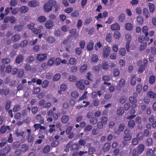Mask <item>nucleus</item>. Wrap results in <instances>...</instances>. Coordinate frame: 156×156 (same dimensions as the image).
Masks as SVG:
<instances>
[{"label":"nucleus","instance_id":"1","mask_svg":"<svg viewBox=\"0 0 156 156\" xmlns=\"http://www.w3.org/2000/svg\"><path fill=\"white\" fill-rule=\"evenodd\" d=\"M56 3L55 1L52 0L46 2L44 6V11L46 12H50L52 10L53 5Z\"/></svg>","mask_w":156,"mask_h":156},{"label":"nucleus","instance_id":"2","mask_svg":"<svg viewBox=\"0 0 156 156\" xmlns=\"http://www.w3.org/2000/svg\"><path fill=\"white\" fill-rule=\"evenodd\" d=\"M126 40V47L127 51H130V44L132 39V36L129 33L126 34L125 35Z\"/></svg>","mask_w":156,"mask_h":156},{"label":"nucleus","instance_id":"3","mask_svg":"<svg viewBox=\"0 0 156 156\" xmlns=\"http://www.w3.org/2000/svg\"><path fill=\"white\" fill-rule=\"evenodd\" d=\"M76 86L80 90H83L85 88V86L83 84V80H81L76 81Z\"/></svg>","mask_w":156,"mask_h":156},{"label":"nucleus","instance_id":"4","mask_svg":"<svg viewBox=\"0 0 156 156\" xmlns=\"http://www.w3.org/2000/svg\"><path fill=\"white\" fill-rule=\"evenodd\" d=\"M124 133L125 135L123 137L124 141H123V143L124 144L125 141H129L131 139V136L129 133V130L126 129L124 131Z\"/></svg>","mask_w":156,"mask_h":156},{"label":"nucleus","instance_id":"5","mask_svg":"<svg viewBox=\"0 0 156 156\" xmlns=\"http://www.w3.org/2000/svg\"><path fill=\"white\" fill-rule=\"evenodd\" d=\"M110 52V49L108 46H105L103 49V55L104 57L107 58L109 55Z\"/></svg>","mask_w":156,"mask_h":156},{"label":"nucleus","instance_id":"6","mask_svg":"<svg viewBox=\"0 0 156 156\" xmlns=\"http://www.w3.org/2000/svg\"><path fill=\"white\" fill-rule=\"evenodd\" d=\"M47 57V55L46 53L39 54H37L36 57L37 59L41 62L44 60Z\"/></svg>","mask_w":156,"mask_h":156},{"label":"nucleus","instance_id":"7","mask_svg":"<svg viewBox=\"0 0 156 156\" xmlns=\"http://www.w3.org/2000/svg\"><path fill=\"white\" fill-rule=\"evenodd\" d=\"M54 25V22L51 20H48L45 24V27L47 29H50L53 27Z\"/></svg>","mask_w":156,"mask_h":156},{"label":"nucleus","instance_id":"8","mask_svg":"<svg viewBox=\"0 0 156 156\" xmlns=\"http://www.w3.org/2000/svg\"><path fill=\"white\" fill-rule=\"evenodd\" d=\"M39 2L36 0H32L28 2V5L30 7H35L39 5Z\"/></svg>","mask_w":156,"mask_h":156},{"label":"nucleus","instance_id":"9","mask_svg":"<svg viewBox=\"0 0 156 156\" xmlns=\"http://www.w3.org/2000/svg\"><path fill=\"white\" fill-rule=\"evenodd\" d=\"M111 28L113 30H119L120 29V27L118 23H115L111 25Z\"/></svg>","mask_w":156,"mask_h":156},{"label":"nucleus","instance_id":"10","mask_svg":"<svg viewBox=\"0 0 156 156\" xmlns=\"http://www.w3.org/2000/svg\"><path fill=\"white\" fill-rule=\"evenodd\" d=\"M144 146L143 144H140L138 146L137 150L139 154H141L144 151Z\"/></svg>","mask_w":156,"mask_h":156},{"label":"nucleus","instance_id":"11","mask_svg":"<svg viewBox=\"0 0 156 156\" xmlns=\"http://www.w3.org/2000/svg\"><path fill=\"white\" fill-rule=\"evenodd\" d=\"M133 95L135 96V97H134L132 96L130 97L129 98V101L131 103L135 104L137 101L136 97H137L138 95L137 94L135 93L133 94Z\"/></svg>","mask_w":156,"mask_h":156},{"label":"nucleus","instance_id":"12","mask_svg":"<svg viewBox=\"0 0 156 156\" xmlns=\"http://www.w3.org/2000/svg\"><path fill=\"white\" fill-rule=\"evenodd\" d=\"M69 33L70 34L73 36L75 38H77L79 36L78 33L76 32V30L74 29L71 30Z\"/></svg>","mask_w":156,"mask_h":156},{"label":"nucleus","instance_id":"13","mask_svg":"<svg viewBox=\"0 0 156 156\" xmlns=\"http://www.w3.org/2000/svg\"><path fill=\"white\" fill-rule=\"evenodd\" d=\"M94 43L91 41H90L87 45V49L88 50L91 51L93 49Z\"/></svg>","mask_w":156,"mask_h":156},{"label":"nucleus","instance_id":"14","mask_svg":"<svg viewBox=\"0 0 156 156\" xmlns=\"http://www.w3.org/2000/svg\"><path fill=\"white\" fill-rule=\"evenodd\" d=\"M67 88V86L66 84H62L60 87V90L58 91V93L61 94L62 91H64Z\"/></svg>","mask_w":156,"mask_h":156},{"label":"nucleus","instance_id":"15","mask_svg":"<svg viewBox=\"0 0 156 156\" xmlns=\"http://www.w3.org/2000/svg\"><path fill=\"white\" fill-rule=\"evenodd\" d=\"M110 79V78L108 76H104L103 77V80L104 81V84L108 86L110 85H111L110 83L107 82V81L109 80Z\"/></svg>","mask_w":156,"mask_h":156},{"label":"nucleus","instance_id":"16","mask_svg":"<svg viewBox=\"0 0 156 156\" xmlns=\"http://www.w3.org/2000/svg\"><path fill=\"white\" fill-rule=\"evenodd\" d=\"M20 12L25 13L28 11V8L26 6H23L20 8Z\"/></svg>","mask_w":156,"mask_h":156},{"label":"nucleus","instance_id":"17","mask_svg":"<svg viewBox=\"0 0 156 156\" xmlns=\"http://www.w3.org/2000/svg\"><path fill=\"white\" fill-rule=\"evenodd\" d=\"M143 13L144 15L145 16L146 18H149L150 16L147 9L145 8L143 9Z\"/></svg>","mask_w":156,"mask_h":156},{"label":"nucleus","instance_id":"18","mask_svg":"<svg viewBox=\"0 0 156 156\" xmlns=\"http://www.w3.org/2000/svg\"><path fill=\"white\" fill-rule=\"evenodd\" d=\"M77 60L74 58H71L69 59V63L71 65H75L77 63Z\"/></svg>","mask_w":156,"mask_h":156},{"label":"nucleus","instance_id":"19","mask_svg":"<svg viewBox=\"0 0 156 156\" xmlns=\"http://www.w3.org/2000/svg\"><path fill=\"white\" fill-rule=\"evenodd\" d=\"M150 11L151 12H153L155 10V6L154 4L151 3H149L148 4Z\"/></svg>","mask_w":156,"mask_h":156},{"label":"nucleus","instance_id":"20","mask_svg":"<svg viewBox=\"0 0 156 156\" xmlns=\"http://www.w3.org/2000/svg\"><path fill=\"white\" fill-rule=\"evenodd\" d=\"M135 125V122L133 120H130L128 122V126L130 128H133L134 126Z\"/></svg>","mask_w":156,"mask_h":156},{"label":"nucleus","instance_id":"21","mask_svg":"<svg viewBox=\"0 0 156 156\" xmlns=\"http://www.w3.org/2000/svg\"><path fill=\"white\" fill-rule=\"evenodd\" d=\"M147 95L151 98H156V94L152 91H149L147 93Z\"/></svg>","mask_w":156,"mask_h":156},{"label":"nucleus","instance_id":"22","mask_svg":"<svg viewBox=\"0 0 156 156\" xmlns=\"http://www.w3.org/2000/svg\"><path fill=\"white\" fill-rule=\"evenodd\" d=\"M105 39L107 42L110 43L111 41L112 36L110 33H108L105 37Z\"/></svg>","mask_w":156,"mask_h":156},{"label":"nucleus","instance_id":"23","mask_svg":"<svg viewBox=\"0 0 156 156\" xmlns=\"http://www.w3.org/2000/svg\"><path fill=\"white\" fill-rule=\"evenodd\" d=\"M110 147V144L108 143H106L105 144L103 147V150L104 151H108Z\"/></svg>","mask_w":156,"mask_h":156},{"label":"nucleus","instance_id":"24","mask_svg":"<svg viewBox=\"0 0 156 156\" xmlns=\"http://www.w3.org/2000/svg\"><path fill=\"white\" fill-rule=\"evenodd\" d=\"M125 28L128 30H130L133 28L132 24L130 23H127L125 25Z\"/></svg>","mask_w":156,"mask_h":156},{"label":"nucleus","instance_id":"25","mask_svg":"<svg viewBox=\"0 0 156 156\" xmlns=\"http://www.w3.org/2000/svg\"><path fill=\"white\" fill-rule=\"evenodd\" d=\"M46 19L44 16H40L38 18V21L41 23H43L46 21Z\"/></svg>","mask_w":156,"mask_h":156},{"label":"nucleus","instance_id":"26","mask_svg":"<svg viewBox=\"0 0 156 156\" xmlns=\"http://www.w3.org/2000/svg\"><path fill=\"white\" fill-rule=\"evenodd\" d=\"M69 117L67 115L63 116L62 118V122L63 123H66L68 121Z\"/></svg>","mask_w":156,"mask_h":156},{"label":"nucleus","instance_id":"27","mask_svg":"<svg viewBox=\"0 0 156 156\" xmlns=\"http://www.w3.org/2000/svg\"><path fill=\"white\" fill-rule=\"evenodd\" d=\"M113 36L115 39H118L119 38L121 37V34L118 31H115L114 33Z\"/></svg>","mask_w":156,"mask_h":156},{"label":"nucleus","instance_id":"28","mask_svg":"<svg viewBox=\"0 0 156 156\" xmlns=\"http://www.w3.org/2000/svg\"><path fill=\"white\" fill-rule=\"evenodd\" d=\"M153 143L152 139L151 138L147 139L146 142V144L148 146H151Z\"/></svg>","mask_w":156,"mask_h":156},{"label":"nucleus","instance_id":"29","mask_svg":"<svg viewBox=\"0 0 156 156\" xmlns=\"http://www.w3.org/2000/svg\"><path fill=\"white\" fill-rule=\"evenodd\" d=\"M61 75L59 73L56 74L53 77V80L54 81H56L60 79Z\"/></svg>","mask_w":156,"mask_h":156},{"label":"nucleus","instance_id":"30","mask_svg":"<svg viewBox=\"0 0 156 156\" xmlns=\"http://www.w3.org/2000/svg\"><path fill=\"white\" fill-rule=\"evenodd\" d=\"M119 54L121 56H125L126 53V51L125 48H121L119 50Z\"/></svg>","mask_w":156,"mask_h":156},{"label":"nucleus","instance_id":"31","mask_svg":"<svg viewBox=\"0 0 156 156\" xmlns=\"http://www.w3.org/2000/svg\"><path fill=\"white\" fill-rule=\"evenodd\" d=\"M136 83V79L135 75H132V78L131 79L130 84L132 85H134Z\"/></svg>","mask_w":156,"mask_h":156},{"label":"nucleus","instance_id":"32","mask_svg":"<svg viewBox=\"0 0 156 156\" xmlns=\"http://www.w3.org/2000/svg\"><path fill=\"white\" fill-rule=\"evenodd\" d=\"M124 113L123 108L122 107L119 108L117 110V115H120L123 114Z\"/></svg>","mask_w":156,"mask_h":156},{"label":"nucleus","instance_id":"33","mask_svg":"<svg viewBox=\"0 0 156 156\" xmlns=\"http://www.w3.org/2000/svg\"><path fill=\"white\" fill-rule=\"evenodd\" d=\"M137 20L140 24H142L144 22V19L140 16H139L137 17Z\"/></svg>","mask_w":156,"mask_h":156},{"label":"nucleus","instance_id":"34","mask_svg":"<svg viewBox=\"0 0 156 156\" xmlns=\"http://www.w3.org/2000/svg\"><path fill=\"white\" fill-rule=\"evenodd\" d=\"M142 31L145 34V36H147L148 34V27L146 26H144L142 28Z\"/></svg>","mask_w":156,"mask_h":156},{"label":"nucleus","instance_id":"35","mask_svg":"<svg viewBox=\"0 0 156 156\" xmlns=\"http://www.w3.org/2000/svg\"><path fill=\"white\" fill-rule=\"evenodd\" d=\"M98 60V57L97 55H94L92 56L91 61L92 62H96Z\"/></svg>","mask_w":156,"mask_h":156},{"label":"nucleus","instance_id":"36","mask_svg":"<svg viewBox=\"0 0 156 156\" xmlns=\"http://www.w3.org/2000/svg\"><path fill=\"white\" fill-rule=\"evenodd\" d=\"M47 41L50 43H53L55 41V39L52 37H48L46 38Z\"/></svg>","mask_w":156,"mask_h":156},{"label":"nucleus","instance_id":"37","mask_svg":"<svg viewBox=\"0 0 156 156\" xmlns=\"http://www.w3.org/2000/svg\"><path fill=\"white\" fill-rule=\"evenodd\" d=\"M23 59V56L21 55H19L17 57L16 59V62L18 63H20L22 61Z\"/></svg>","mask_w":156,"mask_h":156},{"label":"nucleus","instance_id":"38","mask_svg":"<svg viewBox=\"0 0 156 156\" xmlns=\"http://www.w3.org/2000/svg\"><path fill=\"white\" fill-rule=\"evenodd\" d=\"M153 150L151 149H148L146 151V155L147 156H153Z\"/></svg>","mask_w":156,"mask_h":156},{"label":"nucleus","instance_id":"39","mask_svg":"<svg viewBox=\"0 0 156 156\" xmlns=\"http://www.w3.org/2000/svg\"><path fill=\"white\" fill-rule=\"evenodd\" d=\"M55 62V59L54 58L50 59L48 62L47 64L49 66L53 65Z\"/></svg>","mask_w":156,"mask_h":156},{"label":"nucleus","instance_id":"40","mask_svg":"<svg viewBox=\"0 0 156 156\" xmlns=\"http://www.w3.org/2000/svg\"><path fill=\"white\" fill-rule=\"evenodd\" d=\"M69 81L71 82H74L76 80V77L74 76H70L68 78Z\"/></svg>","mask_w":156,"mask_h":156},{"label":"nucleus","instance_id":"41","mask_svg":"<svg viewBox=\"0 0 156 156\" xmlns=\"http://www.w3.org/2000/svg\"><path fill=\"white\" fill-rule=\"evenodd\" d=\"M119 64L121 67H124L125 65V62L123 59H120L119 60Z\"/></svg>","mask_w":156,"mask_h":156},{"label":"nucleus","instance_id":"42","mask_svg":"<svg viewBox=\"0 0 156 156\" xmlns=\"http://www.w3.org/2000/svg\"><path fill=\"white\" fill-rule=\"evenodd\" d=\"M125 15L124 14H121L119 17V21L121 22H123L125 19Z\"/></svg>","mask_w":156,"mask_h":156},{"label":"nucleus","instance_id":"43","mask_svg":"<svg viewBox=\"0 0 156 156\" xmlns=\"http://www.w3.org/2000/svg\"><path fill=\"white\" fill-rule=\"evenodd\" d=\"M20 36L18 34H15L13 37L12 40L14 41H16L20 38Z\"/></svg>","mask_w":156,"mask_h":156},{"label":"nucleus","instance_id":"44","mask_svg":"<svg viewBox=\"0 0 156 156\" xmlns=\"http://www.w3.org/2000/svg\"><path fill=\"white\" fill-rule=\"evenodd\" d=\"M98 121V120L97 118L95 117H92L90 120V123L92 124H96Z\"/></svg>","mask_w":156,"mask_h":156},{"label":"nucleus","instance_id":"45","mask_svg":"<svg viewBox=\"0 0 156 156\" xmlns=\"http://www.w3.org/2000/svg\"><path fill=\"white\" fill-rule=\"evenodd\" d=\"M36 118L41 123H44V119L41 116V114H38L36 116Z\"/></svg>","mask_w":156,"mask_h":156},{"label":"nucleus","instance_id":"46","mask_svg":"<svg viewBox=\"0 0 156 156\" xmlns=\"http://www.w3.org/2000/svg\"><path fill=\"white\" fill-rule=\"evenodd\" d=\"M132 156H138L139 153L136 149H133L131 152Z\"/></svg>","mask_w":156,"mask_h":156},{"label":"nucleus","instance_id":"47","mask_svg":"<svg viewBox=\"0 0 156 156\" xmlns=\"http://www.w3.org/2000/svg\"><path fill=\"white\" fill-rule=\"evenodd\" d=\"M28 44V41L27 40H24L20 42L19 46L21 47H23L26 46Z\"/></svg>","mask_w":156,"mask_h":156},{"label":"nucleus","instance_id":"48","mask_svg":"<svg viewBox=\"0 0 156 156\" xmlns=\"http://www.w3.org/2000/svg\"><path fill=\"white\" fill-rule=\"evenodd\" d=\"M102 47V44L100 42H97L95 44V48L96 50H98L100 48Z\"/></svg>","mask_w":156,"mask_h":156},{"label":"nucleus","instance_id":"49","mask_svg":"<svg viewBox=\"0 0 156 156\" xmlns=\"http://www.w3.org/2000/svg\"><path fill=\"white\" fill-rule=\"evenodd\" d=\"M49 127L50 128V129L49 130V131L50 133H52L55 130V125H49Z\"/></svg>","mask_w":156,"mask_h":156},{"label":"nucleus","instance_id":"50","mask_svg":"<svg viewBox=\"0 0 156 156\" xmlns=\"http://www.w3.org/2000/svg\"><path fill=\"white\" fill-rule=\"evenodd\" d=\"M29 148V147L28 146L25 144L23 145L22 147V151L23 152H24L27 151Z\"/></svg>","mask_w":156,"mask_h":156},{"label":"nucleus","instance_id":"51","mask_svg":"<svg viewBox=\"0 0 156 156\" xmlns=\"http://www.w3.org/2000/svg\"><path fill=\"white\" fill-rule=\"evenodd\" d=\"M113 74L114 76H117L119 74V71L118 69H115L113 71Z\"/></svg>","mask_w":156,"mask_h":156},{"label":"nucleus","instance_id":"52","mask_svg":"<svg viewBox=\"0 0 156 156\" xmlns=\"http://www.w3.org/2000/svg\"><path fill=\"white\" fill-rule=\"evenodd\" d=\"M125 80L124 79H121L119 82V85L118 86L120 87H123L125 85Z\"/></svg>","mask_w":156,"mask_h":156},{"label":"nucleus","instance_id":"53","mask_svg":"<svg viewBox=\"0 0 156 156\" xmlns=\"http://www.w3.org/2000/svg\"><path fill=\"white\" fill-rule=\"evenodd\" d=\"M87 68V66L86 64L83 65L80 68V71L83 72L85 71Z\"/></svg>","mask_w":156,"mask_h":156},{"label":"nucleus","instance_id":"54","mask_svg":"<svg viewBox=\"0 0 156 156\" xmlns=\"http://www.w3.org/2000/svg\"><path fill=\"white\" fill-rule=\"evenodd\" d=\"M87 91H85L82 96L79 99V100H81L85 99L87 98Z\"/></svg>","mask_w":156,"mask_h":156},{"label":"nucleus","instance_id":"55","mask_svg":"<svg viewBox=\"0 0 156 156\" xmlns=\"http://www.w3.org/2000/svg\"><path fill=\"white\" fill-rule=\"evenodd\" d=\"M149 82L151 84L153 83L155 80V77L154 76H151L149 78Z\"/></svg>","mask_w":156,"mask_h":156},{"label":"nucleus","instance_id":"56","mask_svg":"<svg viewBox=\"0 0 156 156\" xmlns=\"http://www.w3.org/2000/svg\"><path fill=\"white\" fill-rule=\"evenodd\" d=\"M147 45V44L146 42L143 43L140 46V51L144 50L146 48Z\"/></svg>","mask_w":156,"mask_h":156},{"label":"nucleus","instance_id":"57","mask_svg":"<svg viewBox=\"0 0 156 156\" xmlns=\"http://www.w3.org/2000/svg\"><path fill=\"white\" fill-rule=\"evenodd\" d=\"M73 9L72 7H69L66 9L64 11L65 12L67 13H70L73 11Z\"/></svg>","mask_w":156,"mask_h":156},{"label":"nucleus","instance_id":"58","mask_svg":"<svg viewBox=\"0 0 156 156\" xmlns=\"http://www.w3.org/2000/svg\"><path fill=\"white\" fill-rule=\"evenodd\" d=\"M61 63V59L59 58H56L55 61V64L56 66H59Z\"/></svg>","mask_w":156,"mask_h":156},{"label":"nucleus","instance_id":"59","mask_svg":"<svg viewBox=\"0 0 156 156\" xmlns=\"http://www.w3.org/2000/svg\"><path fill=\"white\" fill-rule=\"evenodd\" d=\"M48 84V80H45L44 81L42 84V86L43 88H45L46 87Z\"/></svg>","mask_w":156,"mask_h":156},{"label":"nucleus","instance_id":"60","mask_svg":"<svg viewBox=\"0 0 156 156\" xmlns=\"http://www.w3.org/2000/svg\"><path fill=\"white\" fill-rule=\"evenodd\" d=\"M108 121L107 118L105 117H103L101 119V122L103 124H105Z\"/></svg>","mask_w":156,"mask_h":156},{"label":"nucleus","instance_id":"61","mask_svg":"<svg viewBox=\"0 0 156 156\" xmlns=\"http://www.w3.org/2000/svg\"><path fill=\"white\" fill-rule=\"evenodd\" d=\"M92 128V126L90 125H87L85 128V131H89Z\"/></svg>","mask_w":156,"mask_h":156},{"label":"nucleus","instance_id":"62","mask_svg":"<svg viewBox=\"0 0 156 156\" xmlns=\"http://www.w3.org/2000/svg\"><path fill=\"white\" fill-rule=\"evenodd\" d=\"M112 49L115 52H117L118 50V46L115 44H114L112 45Z\"/></svg>","mask_w":156,"mask_h":156},{"label":"nucleus","instance_id":"63","mask_svg":"<svg viewBox=\"0 0 156 156\" xmlns=\"http://www.w3.org/2000/svg\"><path fill=\"white\" fill-rule=\"evenodd\" d=\"M24 74V70L23 69L20 70L18 74V76L20 77H22Z\"/></svg>","mask_w":156,"mask_h":156},{"label":"nucleus","instance_id":"64","mask_svg":"<svg viewBox=\"0 0 156 156\" xmlns=\"http://www.w3.org/2000/svg\"><path fill=\"white\" fill-rule=\"evenodd\" d=\"M79 15V12L78 11H75L74 12H73L71 15L72 16L76 17L78 16Z\"/></svg>","mask_w":156,"mask_h":156}]
</instances>
